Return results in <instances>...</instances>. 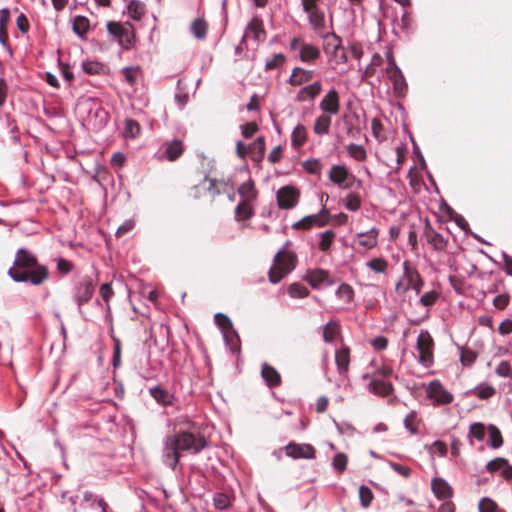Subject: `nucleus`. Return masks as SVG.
Wrapping results in <instances>:
<instances>
[{"label":"nucleus","mask_w":512,"mask_h":512,"mask_svg":"<svg viewBox=\"0 0 512 512\" xmlns=\"http://www.w3.org/2000/svg\"><path fill=\"white\" fill-rule=\"evenodd\" d=\"M206 446L203 436H196L188 432L175 434L169 437L164 448V460L168 466L174 468L179 461L182 451L197 453Z\"/></svg>","instance_id":"f257e3e1"},{"label":"nucleus","mask_w":512,"mask_h":512,"mask_svg":"<svg viewBox=\"0 0 512 512\" xmlns=\"http://www.w3.org/2000/svg\"><path fill=\"white\" fill-rule=\"evenodd\" d=\"M423 287L420 274L407 263H404V272L395 284V292L400 297H407L413 292L418 295Z\"/></svg>","instance_id":"f03ea898"},{"label":"nucleus","mask_w":512,"mask_h":512,"mask_svg":"<svg viewBox=\"0 0 512 512\" xmlns=\"http://www.w3.org/2000/svg\"><path fill=\"white\" fill-rule=\"evenodd\" d=\"M295 267V256L287 249H283L277 253L274 263L269 272V279L273 283L279 282Z\"/></svg>","instance_id":"7ed1b4c3"},{"label":"nucleus","mask_w":512,"mask_h":512,"mask_svg":"<svg viewBox=\"0 0 512 512\" xmlns=\"http://www.w3.org/2000/svg\"><path fill=\"white\" fill-rule=\"evenodd\" d=\"M9 275L15 281H31L33 284L38 285L47 278V270L42 266L34 265L27 271H17L16 268H10Z\"/></svg>","instance_id":"20e7f679"},{"label":"nucleus","mask_w":512,"mask_h":512,"mask_svg":"<svg viewBox=\"0 0 512 512\" xmlns=\"http://www.w3.org/2000/svg\"><path fill=\"white\" fill-rule=\"evenodd\" d=\"M417 349L419 351V360L429 366L433 359V339L427 331H421L417 340Z\"/></svg>","instance_id":"39448f33"},{"label":"nucleus","mask_w":512,"mask_h":512,"mask_svg":"<svg viewBox=\"0 0 512 512\" xmlns=\"http://www.w3.org/2000/svg\"><path fill=\"white\" fill-rule=\"evenodd\" d=\"M320 0H302L304 11L308 15L310 24L318 29L324 26V14L319 9Z\"/></svg>","instance_id":"423d86ee"},{"label":"nucleus","mask_w":512,"mask_h":512,"mask_svg":"<svg viewBox=\"0 0 512 512\" xmlns=\"http://www.w3.org/2000/svg\"><path fill=\"white\" fill-rule=\"evenodd\" d=\"M378 230L372 228L367 232L358 233L354 240V246L359 251H368L377 246Z\"/></svg>","instance_id":"0eeeda50"},{"label":"nucleus","mask_w":512,"mask_h":512,"mask_svg":"<svg viewBox=\"0 0 512 512\" xmlns=\"http://www.w3.org/2000/svg\"><path fill=\"white\" fill-rule=\"evenodd\" d=\"M215 321L219 328L222 330L226 342L231 346L232 349L238 347V336L232 329L230 319L224 314H216Z\"/></svg>","instance_id":"6e6552de"},{"label":"nucleus","mask_w":512,"mask_h":512,"mask_svg":"<svg viewBox=\"0 0 512 512\" xmlns=\"http://www.w3.org/2000/svg\"><path fill=\"white\" fill-rule=\"evenodd\" d=\"M426 395L435 404H447L452 401V395L438 381H433L426 387Z\"/></svg>","instance_id":"1a4fd4ad"},{"label":"nucleus","mask_w":512,"mask_h":512,"mask_svg":"<svg viewBox=\"0 0 512 512\" xmlns=\"http://www.w3.org/2000/svg\"><path fill=\"white\" fill-rule=\"evenodd\" d=\"M299 193L290 186L282 187L277 192V201L280 208H292L298 202Z\"/></svg>","instance_id":"9d476101"},{"label":"nucleus","mask_w":512,"mask_h":512,"mask_svg":"<svg viewBox=\"0 0 512 512\" xmlns=\"http://www.w3.org/2000/svg\"><path fill=\"white\" fill-rule=\"evenodd\" d=\"M329 178L335 184L347 188L353 181V177L348 173L347 169L341 165L331 167Z\"/></svg>","instance_id":"9b49d317"},{"label":"nucleus","mask_w":512,"mask_h":512,"mask_svg":"<svg viewBox=\"0 0 512 512\" xmlns=\"http://www.w3.org/2000/svg\"><path fill=\"white\" fill-rule=\"evenodd\" d=\"M320 109L324 114H337L340 109L339 95L336 90H329L320 102Z\"/></svg>","instance_id":"f8f14e48"},{"label":"nucleus","mask_w":512,"mask_h":512,"mask_svg":"<svg viewBox=\"0 0 512 512\" xmlns=\"http://www.w3.org/2000/svg\"><path fill=\"white\" fill-rule=\"evenodd\" d=\"M328 212L323 209L321 213L317 215H310L304 217L302 220L293 224L294 229H309L314 225L324 226L327 223Z\"/></svg>","instance_id":"ddd939ff"},{"label":"nucleus","mask_w":512,"mask_h":512,"mask_svg":"<svg viewBox=\"0 0 512 512\" xmlns=\"http://www.w3.org/2000/svg\"><path fill=\"white\" fill-rule=\"evenodd\" d=\"M323 49L329 56L330 61L338 62V52L341 48L340 39L334 34H327L324 37Z\"/></svg>","instance_id":"4468645a"},{"label":"nucleus","mask_w":512,"mask_h":512,"mask_svg":"<svg viewBox=\"0 0 512 512\" xmlns=\"http://www.w3.org/2000/svg\"><path fill=\"white\" fill-rule=\"evenodd\" d=\"M387 61L388 66L385 73L387 77L393 82L395 90L400 91L402 89L403 79L400 70L394 62L391 52L387 53Z\"/></svg>","instance_id":"2eb2a0df"},{"label":"nucleus","mask_w":512,"mask_h":512,"mask_svg":"<svg viewBox=\"0 0 512 512\" xmlns=\"http://www.w3.org/2000/svg\"><path fill=\"white\" fill-rule=\"evenodd\" d=\"M237 195L240 201L251 203L257 196L254 181L251 178L245 179L237 188Z\"/></svg>","instance_id":"dca6fc26"},{"label":"nucleus","mask_w":512,"mask_h":512,"mask_svg":"<svg viewBox=\"0 0 512 512\" xmlns=\"http://www.w3.org/2000/svg\"><path fill=\"white\" fill-rule=\"evenodd\" d=\"M305 280L314 288H318L325 283H333L328 272L321 269L309 271L305 276Z\"/></svg>","instance_id":"f3484780"},{"label":"nucleus","mask_w":512,"mask_h":512,"mask_svg":"<svg viewBox=\"0 0 512 512\" xmlns=\"http://www.w3.org/2000/svg\"><path fill=\"white\" fill-rule=\"evenodd\" d=\"M431 488L438 499H447L453 495L450 485L443 479L435 478L431 482Z\"/></svg>","instance_id":"a211bd4d"},{"label":"nucleus","mask_w":512,"mask_h":512,"mask_svg":"<svg viewBox=\"0 0 512 512\" xmlns=\"http://www.w3.org/2000/svg\"><path fill=\"white\" fill-rule=\"evenodd\" d=\"M36 264L35 258L24 250L17 253L14 266L17 271H27Z\"/></svg>","instance_id":"6ab92c4d"},{"label":"nucleus","mask_w":512,"mask_h":512,"mask_svg":"<svg viewBox=\"0 0 512 512\" xmlns=\"http://www.w3.org/2000/svg\"><path fill=\"white\" fill-rule=\"evenodd\" d=\"M286 453L293 458H312L314 456V449L310 445L290 444L286 447Z\"/></svg>","instance_id":"aec40b11"},{"label":"nucleus","mask_w":512,"mask_h":512,"mask_svg":"<svg viewBox=\"0 0 512 512\" xmlns=\"http://www.w3.org/2000/svg\"><path fill=\"white\" fill-rule=\"evenodd\" d=\"M291 45L293 48H296L297 45H300L299 53L302 61H312L319 57V50L312 45L300 43L299 40H294Z\"/></svg>","instance_id":"412c9836"},{"label":"nucleus","mask_w":512,"mask_h":512,"mask_svg":"<svg viewBox=\"0 0 512 512\" xmlns=\"http://www.w3.org/2000/svg\"><path fill=\"white\" fill-rule=\"evenodd\" d=\"M321 89V84L319 82H314L311 85L302 88L297 95V99L299 101L313 99L320 93Z\"/></svg>","instance_id":"4be33fe9"},{"label":"nucleus","mask_w":512,"mask_h":512,"mask_svg":"<svg viewBox=\"0 0 512 512\" xmlns=\"http://www.w3.org/2000/svg\"><path fill=\"white\" fill-rule=\"evenodd\" d=\"M313 77L312 71L303 70L300 68L294 69L291 77H290V84L294 86L301 85L309 80H311Z\"/></svg>","instance_id":"5701e85b"},{"label":"nucleus","mask_w":512,"mask_h":512,"mask_svg":"<svg viewBox=\"0 0 512 512\" xmlns=\"http://www.w3.org/2000/svg\"><path fill=\"white\" fill-rule=\"evenodd\" d=\"M330 125L331 117L323 113L316 118L313 129L316 134L322 135L328 133Z\"/></svg>","instance_id":"b1692460"},{"label":"nucleus","mask_w":512,"mask_h":512,"mask_svg":"<svg viewBox=\"0 0 512 512\" xmlns=\"http://www.w3.org/2000/svg\"><path fill=\"white\" fill-rule=\"evenodd\" d=\"M183 153V144L178 140L167 143L166 156L170 161H174Z\"/></svg>","instance_id":"393cba45"},{"label":"nucleus","mask_w":512,"mask_h":512,"mask_svg":"<svg viewBox=\"0 0 512 512\" xmlns=\"http://www.w3.org/2000/svg\"><path fill=\"white\" fill-rule=\"evenodd\" d=\"M262 377L265 379L268 385L276 386L280 383V375L271 366L264 365L262 368Z\"/></svg>","instance_id":"a878e982"},{"label":"nucleus","mask_w":512,"mask_h":512,"mask_svg":"<svg viewBox=\"0 0 512 512\" xmlns=\"http://www.w3.org/2000/svg\"><path fill=\"white\" fill-rule=\"evenodd\" d=\"M151 394L157 402L163 405H171L174 402V396L162 388L152 389Z\"/></svg>","instance_id":"bb28decb"},{"label":"nucleus","mask_w":512,"mask_h":512,"mask_svg":"<svg viewBox=\"0 0 512 512\" xmlns=\"http://www.w3.org/2000/svg\"><path fill=\"white\" fill-rule=\"evenodd\" d=\"M335 361L340 372H345L349 366V350L347 348H342L338 350L335 354Z\"/></svg>","instance_id":"cd10ccee"},{"label":"nucleus","mask_w":512,"mask_h":512,"mask_svg":"<svg viewBox=\"0 0 512 512\" xmlns=\"http://www.w3.org/2000/svg\"><path fill=\"white\" fill-rule=\"evenodd\" d=\"M340 334V328L335 322H329L323 329V338L326 342L335 341Z\"/></svg>","instance_id":"c85d7f7f"},{"label":"nucleus","mask_w":512,"mask_h":512,"mask_svg":"<svg viewBox=\"0 0 512 512\" xmlns=\"http://www.w3.org/2000/svg\"><path fill=\"white\" fill-rule=\"evenodd\" d=\"M144 12V5L136 0H132L127 7L128 15L134 20H140L141 17L144 15Z\"/></svg>","instance_id":"c756f323"},{"label":"nucleus","mask_w":512,"mask_h":512,"mask_svg":"<svg viewBox=\"0 0 512 512\" xmlns=\"http://www.w3.org/2000/svg\"><path fill=\"white\" fill-rule=\"evenodd\" d=\"M307 137L306 128L303 125H297L292 132V144L295 147H300L304 144Z\"/></svg>","instance_id":"7c9ffc66"},{"label":"nucleus","mask_w":512,"mask_h":512,"mask_svg":"<svg viewBox=\"0 0 512 512\" xmlns=\"http://www.w3.org/2000/svg\"><path fill=\"white\" fill-rule=\"evenodd\" d=\"M336 295L344 303H350L353 299L354 292L350 285L341 284L336 291Z\"/></svg>","instance_id":"2f4dec72"},{"label":"nucleus","mask_w":512,"mask_h":512,"mask_svg":"<svg viewBox=\"0 0 512 512\" xmlns=\"http://www.w3.org/2000/svg\"><path fill=\"white\" fill-rule=\"evenodd\" d=\"M265 150V143L263 138H258L251 147V154L253 160L259 162L262 160Z\"/></svg>","instance_id":"473e14b6"},{"label":"nucleus","mask_w":512,"mask_h":512,"mask_svg":"<svg viewBox=\"0 0 512 512\" xmlns=\"http://www.w3.org/2000/svg\"><path fill=\"white\" fill-rule=\"evenodd\" d=\"M191 30L196 38L201 39L206 35L207 25L202 19H196L191 24Z\"/></svg>","instance_id":"72a5a7b5"},{"label":"nucleus","mask_w":512,"mask_h":512,"mask_svg":"<svg viewBox=\"0 0 512 512\" xmlns=\"http://www.w3.org/2000/svg\"><path fill=\"white\" fill-rule=\"evenodd\" d=\"M480 512H505L498 507V505L489 498H483L479 503Z\"/></svg>","instance_id":"f704fd0d"},{"label":"nucleus","mask_w":512,"mask_h":512,"mask_svg":"<svg viewBox=\"0 0 512 512\" xmlns=\"http://www.w3.org/2000/svg\"><path fill=\"white\" fill-rule=\"evenodd\" d=\"M140 132V126L137 122L127 119L125 121L124 136L128 138L136 137Z\"/></svg>","instance_id":"c9c22d12"},{"label":"nucleus","mask_w":512,"mask_h":512,"mask_svg":"<svg viewBox=\"0 0 512 512\" xmlns=\"http://www.w3.org/2000/svg\"><path fill=\"white\" fill-rule=\"evenodd\" d=\"M288 294L292 298H304L308 296V290L298 283H293L288 287Z\"/></svg>","instance_id":"e433bc0d"},{"label":"nucleus","mask_w":512,"mask_h":512,"mask_svg":"<svg viewBox=\"0 0 512 512\" xmlns=\"http://www.w3.org/2000/svg\"><path fill=\"white\" fill-rule=\"evenodd\" d=\"M10 13L7 9L0 11V41L4 42L6 39V26L9 22Z\"/></svg>","instance_id":"4c0bfd02"},{"label":"nucleus","mask_w":512,"mask_h":512,"mask_svg":"<svg viewBox=\"0 0 512 512\" xmlns=\"http://www.w3.org/2000/svg\"><path fill=\"white\" fill-rule=\"evenodd\" d=\"M74 31L78 35L85 34L89 29V21L85 17H76L73 23Z\"/></svg>","instance_id":"58836bf2"},{"label":"nucleus","mask_w":512,"mask_h":512,"mask_svg":"<svg viewBox=\"0 0 512 512\" xmlns=\"http://www.w3.org/2000/svg\"><path fill=\"white\" fill-rule=\"evenodd\" d=\"M367 266L378 273H383L387 269V261L382 258H373L367 262Z\"/></svg>","instance_id":"ea45409f"},{"label":"nucleus","mask_w":512,"mask_h":512,"mask_svg":"<svg viewBox=\"0 0 512 512\" xmlns=\"http://www.w3.org/2000/svg\"><path fill=\"white\" fill-rule=\"evenodd\" d=\"M251 211L249 202L240 201L236 209V216L239 220L247 219L251 215Z\"/></svg>","instance_id":"a19ab883"},{"label":"nucleus","mask_w":512,"mask_h":512,"mask_svg":"<svg viewBox=\"0 0 512 512\" xmlns=\"http://www.w3.org/2000/svg\"><path fill=\"white\" fill-rule=\"evenodd\" d=\"M347 150H348L349 155L356 160L361 161V160H364L366 157V152L363 149V147L360 145L351 144L348 146Z\"/></svg>","instance_id":"79ce46f5"},{"label":"nucleus","mask_w":512,"mask_h":512,"mask_svg":"<svg viewBox=\"0 0 512 512\" xmlns=\"http://www.w3.org/2000/svg\"><path fill=\"white\" fill-rule=\"evenodd\" d=\"M128 26H124L118 22H109L107 24V29L110 34L116 36L119 39H122V36L124 35V31L126 30Z\"/></svg>","instance_id":"37998d69"},{"label":"nucleus","mask_w":512,"mask_h":512,"mask_svg":"<svg viewBox=\"0 0 512 512\" xmlns=\"http://www.w3.org/2000/svg\"><path fill=\"white\" fill-rule=\"evenodd\" d=\"M122 39H119V43L125 47L126 49L130 48L134 42V32L132 30V27L128 25L126 30L123 33Z\"/></svg>","instance_id":"c03bdc74"},{"label":"nucleus","mask_w":512,"mask_h":512,"mask_svg":"<svg viewBox=\"0 0 512 512\" xmlns=\"http://www.w3.org/2000/svg\"><path fill=\"white\" fill-rule=\"evenodd\" d=\"M372 389L376 394L388 395L391 391V385L384 381H375L372 383Z\"/></svg>","instance_id":"a18cd8bd"},{"label":"nucleus","mask_w":512,"mask_h":512,"mask_svg":"<svg viewBox=\"0 0 512 512\" xmlns=\"http://www.w3.org/2000/svg\"><path fill=\"white\" fill-rule=\"evenodd\" d=\"M488 433H489L491 445L494 448L501 446L502 437H501L500 431L495 426H489Z\"/></svg>","instance_id":"49530a36"},{"label":"nucleus","mask_w":512,"mask_h":512,"mask_svg":"<svg viewBox=\"0 0 512 512\" xmlns=\"http://www.w3.org/2000/svg\"><path fill=\"white\" fill-rule=\"evenodd\" d=\"M360 205H361L360 197L356 194L351 193L345 199V207L348 210L355 211V210L359 209Z\"/></svg>","instance_id":"de8ad7c7"},{"label":"nucleus","mask_w":512,"mask_h":512,"mask_svg":"<svg viewBox=\"0 0 512 512\" xmlns=\"http://www.w3.org/2000/svg\"><path fill=\"white\" fill-rule=\"evenodd\" d=\"M359 496L363 507H367L373 499L371 490L365 486L360 487Z\"/></svg>","instance_id":"09e8293b"},{"label":"nucleus","mask_w":512,"mask_h":512,"mask_svg":"<svg viewBox=\"0 0 512 512\" xmlns=\"http://www.w3.org/2000/svg\"><path fill=\"white\" fill-rule=\"evenodd\" d=\"M485 433V427L481 423H474L470 427V435L478 440H483Z\"/></svg>","instance_id":"8fccbe9b"},{"label":"nucleus","mask_w":512,"mask_h":512,"mask_svg":"<svg viewBox=\"0 0 512 512\" xmlns=\"http://www.w3.org/2000/svg\"><path fill=\"white\" fill-rule=\"evenodd\" d=\"M334 239V233L332 231H325L321 235L320 249L327 250Z\"/></svg>","instance_id":"3c124183"},{"label":"nucleus","mask_w":512,"mask_h":512,"mask_svg":"<svg viewBox=\"0 0 512 512\" xmlns=\"http://www.w3.org/2000/svg\"><path fill=\"white\" fill-rule=\"evenodd\" d=\"M347 456L343 453L337 454L333 459V466L339 471H343L346 468Z\"/></svg>","instance_id":"603ef678"},{"label":"nucleus","mask_w":512,"mask_h":512,"mask_svg":"<svg viewBox=\"0 0 512 512\" xmlns=\"http://www.w3.org/2000/svg\"><path fill=\"white\" fill-rule=\"evenodd\" d=\"M476 359L475 352L468 350V349H462L461 351V362L463 365H471Z\"/></svg>","instance_id":"864d4df0"},{"label":"nucleus","mask_w":512,"mask_h":512,"mask_svg":"<svg viewBox=\"0 0 512 512\" xmlns=\"http://www.w3.org/2000/svg\"><path fill=\"white\" fill-rule=\"evenodd\" d=\"M438 298V293L435 292V291H429L427 293H425L421 299H420V302L422 305L424 306H430L432 304L435 303V301L437 300Z\"/></svg>","instance_id":"5fc2aeb1"},{"label":"nucleus","mask_w":512,"mask_h":512,"mask_svg":"<svg viewBox=\"0 0 512 512\" xmlns=\"http://www.w3.org/2000/svg\"><path fill=\"white\" fill-rule=\"evenodd\" d=\"M248 32H253L255 38L259 39L262 33V23L258 19H254L248 26Z\"/></svg>","instance_id":"6e6d98bb"},{"label":"nucleus","mask_w":512,"mask_h":512,"mask_svg":"<svg viewBox=\"0 0 512 512\" xmlns=\"http://www.w3.org/2000/svg\"><path fill=\"white\" fill-rule=\"evenodd\" d=\"M258 130V126L255 122H250L242 126V134L246 138L253 136Z\"/></svg>","instance_id":"4d7b16f0"},{"label":"nucleus","mask_w":512,"mask_h":512,"mask_svg":"<svg viewBox=\"0 0 512 512\" xmlns=\"http://www.w3.org/2000/svg\"><path fill=\"white\" fill-rule=\"evenodd\" d=\"M506 460L502 458L495 459L488 463L487 469L491 472H500L503 466L505 465Z\"/></svg>","instance_id":"13d9d810"},{"label":"nucleus","mask_w":512,"mask_h":512,"mask_svg":"<svg viewBox=\"0 0 512 512\" xmlns=\"http://www.w3.org/2000/svg\"><path fill=\"white\" fill-rule=\"evenodd\" d=\"M382 62V59L379 55H375L373 58H372V61H371V64L369 65V67L366 69L365 73H364V76L365 77H368V76H371L375 73V67L377 66H380Z\"/></svg>","instance_id":"bf43d9fd"},{"label":"nucleus","mask_w":512,"mask_h":512,"mask_svg":"<svg viewBox=\"0 0 512 512\" xmlns=\"http://www.w3.org/2000/svg\"><path fill=\"white\" fill-rule=\"evenodd\" d=\"M303 167L310 173H317L320 171V163L317 160H308L303 163Z\"/></svg>","instance_id":"052dcab7"},{"label":"nucleus","mask_w":512,"mask_h":512,"mask_svg":"<svg viewBox=\"0 0 512 512\" xmlns=\"http://www.w3.org/2000/svg\"><path fill=\"white\" fill-rule=\"evenodd\" d=\"M430 450L432 454H439L440 456L445 455L447 451L446 445L440 441L433 443Z\"/></svg>","instance_id":"680f3d73"},{"label":"nucleus","mask_w":512,"mask_h":512,"mask_svg":"<svg viewBox=\"0 0 512 512\" xmlns=\"http://www.w3.org/2000/svg\"><path fill=\"white\" fill-rule=\"evenodd\" d=\"M124 76H125V79L126 81L129 83V84H133L135 83L136 81V78H137V75H138V71L137 69H134V68H126L124 71Z\"/></svg>","instance_id":"e2e57ef3"},{"label":"nucleus","mask_w":512,"mask_h":512,"mask_svg":"<svg viewBox=\"0 0 512 512\" xmlns=\"http://www.w3.org/2000/svg\"><path fill=\"white\" fill-rule=\"evenodd\" d=\"M100 294L105 302H108L113 295V290L109 284H103L100 287Z\"/></svg>","instance_id":"0e129e2a"},{"label":"nucleus","mask_w":512,"mask_h":512,"mask_svg":"<svg viewBox=\"0 0 512 512\" xmlns=\"http://www.w3.org/2000/svg\"><path fill=\"white\" fill-rule=\"evenodd\" d=\"M371 345L377 350L384 349L387 346V339L382 336H378L371 341Z\"/></svg>","instance_id":"69168bd1"},{"label":"nucleus","mask_w":512,"mask_h":512,"mask_svg":"<svg viewBox=\"0 0 512 512\" xmlns=\"http://www.w3.org/2000/svg\"><path fill=\"white\" fill-rule=\"evenodd\" d=\"M497 373L500 375V376H508L510 374V371H511V367H510V364L507 363V362H501L497 369H496Z\"/></svg>","instance_id":"338daca9"},{"label":"nucleus","mask_w":512,"mask_h":512,"mask_svg":"<svg viewBox=\"0 0 512 512\" xmlns=\"http://www.w3.org/2000/svg\"><path fill=\"white\" fill-rule=\"evenodd\" d=\"M438 512H455V505L451 501H446L439 507Z\"/></svg>","instance_id":"774afa93"}]
</instances>
